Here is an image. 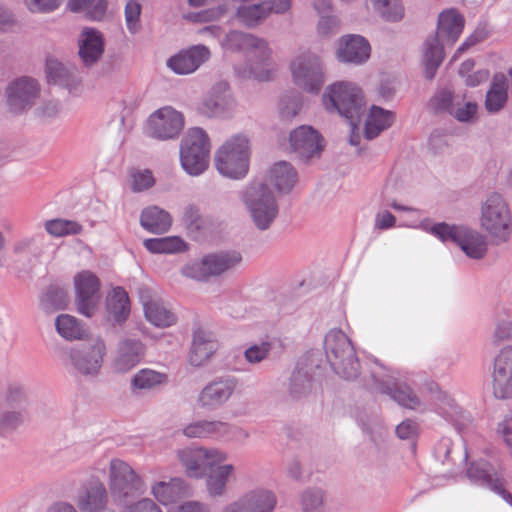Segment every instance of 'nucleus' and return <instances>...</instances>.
<instances>
[{
    "instance_id": "f257e3e1",
    "label": "nucleus",
    "mask_w": 512,
    "mask_h": 512,
    "mask_svg": "<svg viewBox=\"0 0 512 512\" xmlns=\"http://www.w3.org/2000/svg\"><path fill=\"white\" fill-rule=\"evenodd\" d=\"M324 108L330 113H338L356 126L365 112L362 90L353 82L338 81L328 85L322 95Z\"/></svg>"
},
{
    "instance_id": "09e8293b",
    "label": "nucleus",
    "mask_w": 512,
    "mask_h": 512,
    "mask_svg": "<svg viewBox=\"0 0 512 512\" xmlns=\"http://www.w3.org/2000/svg\"><path fill=\"white\" fill-rule=\"evenodd\" d=\"M325 502V492L319 487H308L299 495L302 512H322Z\"/></svg>"
},
{
    "instance_id": "603ef678",
    "label": "nucleus",
    "mask_w": 512,
    "mask_h": 512,
    "mask_svg": "<svg viewBox=\"0 0 512 512\" xmlns=\"http://www.w3.org/2000/svg\"><path fill=\"white\" fill-rule=\"evenodd\" d=\"M4 399L9 407L24 410L28 404L27 390L20 382H10L7 385Z\"/></svg>"
},
{
    "instance_id": "c756f323",
    "label": "nucleus",
    "mask_w": 512,
    "mask_h": 512,
    "mask_svg": "<svg viewBox=\"0 0 512 512\" xmlns=\"http://www.w3.org/2000/svg\"><path fill=\"white\" fill-rule=\"evenodd\" d=\"M151 493L163 505L177 502L188 495V487L181 478H171L169 481H157L151 486Z\"/></svg>"
},
{
    "instance_id": "f704fd0d",
    "label": "nucleus",
    "mask_w": 512,
    "mask_h": 512,
    "mask_svg": "<svg viewBox=\"0 0 512 512\" xmlns=\"http://www.w3.org/2000/svg\"><path fill=\"white\" fill-rule=\"evenodd\" d=\"M240 499L249 512H273L277 505L275 493L262 487L247 491Z\"/></svg>"
},
{
    "instance_id": "f03ea898",
    "label": "nucleus",
    "mask_w": 512,
    "mask_h": 512,
    "mask_svg": "<svg viewBox=\"0 0 512 512\" xmlns=\"http://www.w3.org/2000/svg\"><path fill=\"white\" fill-rule=\"evenodd\" d=\"M248 216L259 231L270 229L279 213L276 198L267 184L253 181L239 192Z\"/></svg>"
},
{
    "instance_id": "4468645a",
    "label": "nucleus",
    "mask_w": 512,
    "mask_h": 512,
    "mask_svg": "<svg viewBox=\"0 0 512 512\" xmlns=\"http://www.w3.org/2000/svg\"><path fill=\"white\" fill-rule=\"evenodd\" d=\"M240 380L233 375H222L207 383L199 392L197 404L205 410H216L224 406L236 390Z\"/></svg>"
},
{
    "instance_id": "a211bd4d",
    "label": "nucleus",
    "mask_w": 512,
    "mask_h": 512,
    "mask_svg": "<svg viewBox=\"0 0 512 512\" xmlns=\"http://www.w3.org/2000/svg\"><path fill=\"white\" fill-rule=\"evenodd\" d=\"M145 355L146 346L140 339L124 337L116 345L111 367L115 373H128L142 362Z\"/></svg>"
},
{
    "instance_id": "1a4fd4ad",
    "label": "nucleus",
    "mask_w": 512,
    "mask_h": 512,
    "mask_svg": "<svg viewBox=\"0 0 512 512\" xmlns=\"http://www.w3.org/2000/svg\"><path fill=\"white\" fill-rule=\"evenodd\" d=\"M290 71L294 84L300 89L317 94L325 82V66L322 58L315 52L302 51L290 62Z\"/></svg>"
},
{
    "instance_id": "0e129e2a",
    "label": "nucleus",
    "mask_w": 512,
    "mask_h": 512,
    "mask_svg": "<svg viewBox=\"0 0 512 512\" xmlns=\"http://www.w3.org/2000/svg\"><path fill=\"white\" fill-rule=\"evenodd\" d=\"M437 409L438 413L449 421H455L460 414V408L447 396L440 401Z\"/></svg>"
},
{
    "instance_id": "473e14b6",
    "label": "nucleus",
    "mask_w": 512,
    "mask_h": 512,
    "mask_svg": "<svg viewBox=\"0 0 512 512\" xmlns=\"http://www.w3.org/2000/svg\"><path fill=\"white\" fill-rule=\"evenodd\" d=\"M441 39L436 35L427 37L422 46V61L425 67L427 79H433L435 73L444 59V46Z\"/></svg>"
},
{
    "instance_id": "f3484780",
    "label": "nucleus",
    "mask_w": 512,
    "mask_h": 512,
    "mask_svg": "<svg viewBox=\"0 0 512 512\" xmlns=\"http://www.w3.org/2000/svg\"><path fill=\"white\" fill-rule=\"evenodd\" d=\"M74 286L78 312L86 317H91L100 300L98 277L90 271H82L74 277Z\"/></svg>"
},
{
    "instance_id": "6ab92c4d",
    "label": "nucleus",
    "mask_w": 512,
    "mask_h": 512,
    "mask_svg": "<svg viewBox=\"0 0 512 512\" xmlns=\"http://www.w3.org/2000/svg\"><path fill=\"white\" fill-rule=\"evenodd\" d=\"M225 46L229 50L245 52L256 64H265L271 56V49L264 39L237 30L226 35Z\"/></svg>"
},
{
    "instance_id": "c9c22d12",
    "label": "nucleus",
    "mask_w": 512,
    "mask_h": 512,
    "mask_svg": "<svg viewBox=\"0 0 512 512\" xmlns=\"http://www.w3.org/2000/svg\"><path fill=\"white\" fill-rule=\"evenodd\" d=\"M268 180L278 192L289 193L297 183L298 175L290 163L280 161L271 167Z\"/></svg>"
},
{
    "instance_id": "de8ad7c7",
    "label": "nucleus",
    "mask_w": 512,
    "mask_h": 512,
    "mask_svg": "<svg viewBox=\"0 0 512 512\" xmlns=\"http://www.w3.org/2000/svg\"><path fill=\"white\" fill-rule=\"evenodd\" d=\"M421 228L441 240L442 242H457L462 226L449 225L445 222L431 223L429 220L421 222Z\"/></svg>"
},
{
    "instance_id": "b1692460",
    "label": "nucleus",
    "mask_w": 512,
    "mask_h": 512,
    "mask_svg": "<svg viewBox=\"0 0 512 512\" xmlns=\"http://www.w3.org/2000/svg\"><path fill=\"white\" fill-rule=\"evenodd\" d=\"M79 57L86 67L96 64L104 53L102 34L94 28H85L78 39Z\"/></svg>"
},
{
    "instance_id": "864d4df0",
    "label": "nucleus",
    "mask_w": 512,
    "mask_h": 512,
    "mask_svg": "<svg viewBox=\"0 0 512 512\" xmlns=\"http://www.w3.org/2000/svg\"><path fill=\"white\" fill-rule=\"evenodd\" d=\"M373 7L387 21H399L404 15V9L399 0H371Z\"/></svg>"
},
{
    "instance_id": "e2e57ef3",
    "label": "nucleus",
    "mask_w": 512,
    "mask_h": 512,
    "mask_svg": "<svg viewBox=\"0 0 512 512\" xmlns=\"http://www.w3.org/2000/svg\"><path fill=\"white\" fill-rule=\"evenodd\" d=\"M496 433L509 448L512 447V412L497 424Z\"/></svg>"
},
{
    "instance_id": "6e6d98bb",
    "label": "nucleus",
    "mask_w": 512,
    "mask_h": 512,
    "mask_svg": "<svg viewBox=\"0 0 512 512\" xmlns=\"http://www.w3.org/2000/svg\"><path fill=\"white\" fill-rule=\"evenodd\" d=\"M131 188L134 192H142L155 184V179L150 170H133L130 173Z\"/></svg>"
},
{
    "instance_id": "5701e85b",
    "label": "nucleus",
    "mask_w": 512,
    "mask_h": 512,
    "mask_svg": "<svg viewBox=\"0 0 512 512\" xmlns=\"http://www.w3.org/2000/svg\"><path fill=\"white\" fill-rule=\"evenodd\" d=\"M210 58V50L204 45H194L183 49L167 60V66L178 75L195 72Z\"/></svg>"
},
{
    "instance_id": "f8f14e48",
    "label": "nucleus",
    "mask_w": 512,
    "mask_h": 512,
    "mask_svg": "<svg viewBox=\"0 0 512 512\" xmlns=\"http://www.w3.org/2000/svg\"><path fill=\"white\" fill-rule=\"evenodd\" d=\"M229 455L218 448L189 447L178 451V459L185 468L186 475L202 479L215 465L226 462Z\"/></svg>"
},
{
    "instance_id": "ea45409f",
    "label": "nucleus",
    "mask_w": 512,
    "mask_h": 512,
    "mask_svg": "<svg viewBox=\"0 0 512 512\" xmlns=\"http://www.w3.org/2000/svg\"><path fill=\"white\" fill-rule=\"evenodd\" d=\"M141 226L152 233H165L172 224L170 214L157 206L144 209L140 216Z\"/></svg>"
},
{
    "instance_id": "393cba45",
    "label": "nucleus",
    "mask_w": 512,
    "mask_h": 512,
    "mask_svg": "<svg viewBox=\"0 0 512 512\" xmlns=\"http://www.w3.org/2000/svg\"><path fill=\"white\" fill-rule=\"evenodd\" d=\"M370 51V44L364 37L349 35L340 41L337 57L341 62L358 65L368 60Z\"/></svg>"
},
{
    "instance_id": "c85d7f7f",
    "label": "nucleus",
    "mask_w": 512,
    "mask_h": 512,
    "mask_svg": "<svg viewBox=\"0 0 512 512\" xmlns=\"http://www.w3.org/2000/svg\"><path fill=\"white\" fill-rule=\"evenodd\" d=\"M217 349L212 335L198 329L193 334L191 350L188 356L189 363L194 367L204 365Z\"/></svg>"
},
{
    "instance_id": "e433bc0d",
    "label": "nucleus",
    "mask_w": 512,
    "mask_h": 512,
    "mask_svg": "<svg viewBox=\"0 0 512 512\" xmlns=\"http://www.w3.org/2000/svg\"><path fill=\"white\" fill-rule=\"evenodd\" d=\"M47 76L50 81L69 89L75 90L81 83L76 68L68 67L57 60H50L46 65Z\"/></svg>"
},
{
    "instance_id": "c03bdc74",
    "label": "nucleus",
    "mask_w": 512,
    "mask_h": 512,
    "mask_svg": "<svg viewBox=\"0 0 512 512\" xmlns=\"http://www.w3.org/2000/svg\"><path fill=\"white\" fill-rule=\"evenodd\" d=\"M45 231L55 238L81 234L83 226L74 220L54 218L44 222Z\"/></svg>"
},
{
    "instance_id": "a18cd8bd",
    "label": "nucleus",
    "mask_w": 512,
    "mask_h": 512,
    "mask_svg": "<svg viewBox=\"0 0 512 512\" xmlns=\"http://www.w3.org/2000/svg\"><path fill=\"white\" fill-rule=\"evenodd\" d=\"M144 247L152 253H178L186 249L185 242L177 236L144 240Z\"/></svg>"
},
{
    "instance_id": "69168bd1",
    "label": "nucleus",
    "mask_w": 512,
    "mask_h": 512,
    "mask_svg": "<svg viewBox=\"0 0 512 512\" xmlns=\"http://www.w3.org/2000/svg\"><path fill=\"white\" fill-rule=\"evenodd\" d=\"M37 238V235H30L17 239L12 246L13 254L17 256H23L25 254L31 253L34 249Z\"/></svg>"
},
{
    "instance_id": "7c9ffc66",
    "label": "nucleus",
    "mask_w": 512,
    "mask_h": 512,
    "mask_svg": "<svg viewBox=\"0 0 512 512\" xmlns=\"http://www.w3.org/2000/svg\"><path fill=\"white\" fill-rule=\"evenodd\" d=\"M509 80L503 73H496L485 97V109L488 113L500 112L508 101Z\"/></svg>"
},
{
    "instance_id": "79ce46f5",
    "label": "nucleus",
    "mask_w": 512,
    "mask_h": 512,
    "mask_svg": "<svg viewBox=\"0 0 512 512\" xmlns=\"http://www.w3.org/2000/svg\"><path fill=\"white\" fill-rule=\"evenodd\" d=\"M207 438L220 441H231L238 437L244 439L249 437V433L233 424L221 420H206Z\"/></svg>"
},
{
    "instance_id": "680f3d73",
    "label": "nucleus",
    "mask_w": 512,
    "mask_h": 512,
    "mask_svg": "<svg viewBox=\"0 0 512 512\" xmlns=\"http://www.w3.org/2000/svg\"><path fill=\"white\" fill-rule=\"evenodd\" d=\"M183 223L190 231L199 230L203 226V220L198 208L195 206L186 207L183 212Z\"/></svg>"
},
{
    "instance_id": "7ed1b4c3",
    "label": "nucleus",
    "mask_w": 512,
    "mask_h": 512,
    "mask_svg": "<svg viewBox=\"0 0 512 512\" xmlns=\"http://www.w3.org/2000/svg\"><path fill=\"white\" fill-rule=\"evenodd\" d=\"M250 140L244 134L228 138L215 152L214 165L223 177L243 179L249 171Z\"/></svg>"
},
{
    "instance_id": "dca6fc26",
    "label": "nucleus",
    "mask_w": 512,
    "mask_h": 512,
    "mask_svg": "<svg viewBox=\"0 0 512 512\" xmlns=\"http://www.w3.org/2000/svg\"><path fill=\"white\" fill-rule=\"evenodd\" d=\"M184 125L183 114L171 106H165L150 115L147 121V133L160 140L173 139L179 136Z\"/></svg>"
},
{
    "instance_id": "338daca9",
    "label": "nucleus",
    "mask_w": 512,
    "mask_h": 512,
    "mask_svg": "<svg viewBox=\"0 0 512 512\" xmlns=\"http://www.w3.org/2000/svg\"><path fill=\"white\" fill-rule=\"evenodd\" d=\"M31 12H51L57 9L62 0H24Z\"/></svg>"
},
{
    "instance_id": "bb28decb",
    "label": "nucleus",
    "mask_w": 512,
    "mask_h": 512,
    "mask_svg": "<svg viewBox=\"0 0 512 512\" xmlns=\"http://www.w3.org/2000/svg\"><path fill=\"white\" fill-rule=\"evenodd\" d=\"M76 502L82 512H102L106 510L108 493L101 482H91L81 489Z\"/></svg>"
},
{
    "instance_id": "39448f33",
    "label": "nucleus",
    "mask_w": 512,
    "mask_h": 512,
    "mask_svg": "<svg viewBox=\"0 0 512 512\" xmlns=\"http://www.w3.org/2000/svg\"><path fill=\"white\" fill-rule=\"evenodd\" d=\"M210 139L205 130L193 127L181 139L179 155L182 169L190 176H199L209 167Z\"/></svg>"
},
{
    "instance_id": "2f4dec72",
    "label": "nucleus",
    "mask_w": 512,
    "mask_h": 512,
    "mask_svg": "<svg viewBox=\"0 0 512 512\" xmlns=\"http://www.w3.org/2000/svg\"><path fill=\"white\" fill-rule=\"evenodd\" d=\"M206 476V489L211 497H222L227 492L229 481L235 479V466L230 463L215 465Z\"/></svg>"
},
{
    "instance_id": "8fccbe9b",
    "label": "nucleus",
    "mask_w": 512,
    "mask_h": 512,
    "mask_svg": "<svg viewBox=\"0 0 512 512\" xmlns=\"http://www.w3.org/2000/svg\"><path fill=\"white\" fill-rule=\"evenodd\" d=\"M57 332L67 340L80 339L84 335V328L81 323L68 314H61L55 319Z\"/></svg>"
},
{
    "instance_id": "4c0bfd02",
    "label": "nucleus",
    "mask_w": 512,
    "mask_h": 512,
    "mask_svg": "<svg viewBox=\"0 0 512 512\" xmlns=\"http://www.w3.org/2000/svg\"><path fill=\"white\" fill-rule=\"evenodd\" d=\"M394 121L395 114L392 111L373 105L365 122L364 132L366 138H376L382 131L391 127Z\"/></svg>"
},
{
    "instance_id": "cd10ccee",
    "label": "nucleus",
    "mask_w": 512,
    "mask_h": 512,
    "mask_svg": "<svg viewBox=\"0 0 512 512\" xmlns=\"http://www.w3.org/2000/svg\"><path fill=\"white\" fill-rule=\"evenodd\" d=\"M141 303L145 318L156 327L165 328L176 322V317L164 303L159 299H154L149 295L141 294Z\"/></svg>"
},
{
    "instance_id": "6e6552de",
    "label": "nucleus",
    "mask_w": 512,
    "mask_h": 512,
    "mask_svg": "<svg viewBox=\"0 0 512 512\" xmlns=\"http://www.w3.org/2000/svg\"><path fill=\"white\" fill-rule=\"evenodd\" d=\"M480 224L497 242H506L512 231L511 211L498 193L490 194L481 207Z\"/></svg>"
},
{
    "instance_id": "bf43d9fd",
    "label": "nucleus",
    "mask_w": 512,
    "mask_h": 512,
    "mask_svg": "<svg viewBox=\"0 0 512 512\" xmlns=\"http://www.w3.org/2000/svg\"><path fill=\"white\" fill-rule=\"evenodd\" d=\"M457 98L449 90H441L431 99V105L436 111H447L451 114Z\"/></svg>"
},
{
    "instance_id": "4be33fe9",
    "label": "nucleus",
    "mask_w": 512,
    "mask_h": 512,
    "mask_svg": "<svg viewBox=\"0 0 512 512\" xmlns=\"http://www.w3.org/2000/svg\"><path fill=\"white\" fill-rule=\"evenodd\" d=\"M322 141L321 135L313 127L307 125L297 127L289 136L291 151L305 160L321 152L323 148Z\"/></svg>"
},
{
    "instance_id": "3c124183",
    "label": "nucleus",
    "mask_w": 512,
    "mask_h": 512,
    "mask_svg": "<svg viewBox=\"0 0 512 512\" xmlns=\"http://www.w3.org/2000/svg\"><path fill=\"white\" fill-rule=\"evenodd\" d=\"M275 339H265L247 347L244 351V359L247 363L256 365L267 360L276 345Z\"/></svg>"
},
{
    "instance_id": "2eb2a0df",
    "label": "nucleus",
    "mask_w": 512,
    "mask_h": 512,
    "mask_svg": "<svg viewBox=\"0 0 512 512\" xmlns=\"http://www.w3.org/2000/svg\"><path fill=\"white\" fill-rule=\"evenodd\" d=\"M236 110V101L227 81H218L204 98L198 111L208 118H229Z\"/></svg>"
},
{
    "instance_id": "13d9d810",
    "label": "nucleus",
    "mask_w": 512,
    "mask_h": 512,
    "mask_svg": "<svg viewBox=\"0 0 512 512\" xmlns=\"http://www.w3.org/2000/svg\"><path fill=\"white\" fill-rule=\"evenodd\" d=\"M478 105L475 102H466L463 105L457 101L451 110V115L459 122L470 123L476 120Z\"/></svg>"
},
{
    "instance_id": "5fc2aeb1",
    "label": "nucleus",
    "mask_w": 512,
    "mask_h": 512,
    "mask_svg": "<svg viewBox=\"0 0 512 512\" xmlns=\"http://www.w3.org/2000/svg\"><path fill=\"white\" fill-rule=\"evenodd\" d=\"M489 29L486 24H479L475 30L464 40V42L458 47L452 60H456L458 56L469 49L470 47L482 42L489 36Z\"/></svg>"
},
{
    "instance_id": "9d476101",
    "label": "nucleus",
    "mask_w": 512,
    "mask_h": 512,
    "mask_svg": "<svg viewBox=\"0 0 512 512\" xmlns=\"http://www.w3.org/2000/svg\"><path fill=\"white\" fill-rule=\"evenodd\" d=\"M108 486L112 498L119 503L145 491L143 479L127 462L119 458H113L109 462Z\"/></svg>"
},
{
    "instance_id": "a878e982",
    "label": "nucleus",
    "mask_w": 512,
    "mask_h": 512,
    "mask_svg": "<svg viewBox=\"0 0 512 512\" xmlns=\"http://www.w3.org/2000/svg\"><path fill=\"white\" fill-rule=\"evenodd\" d=\"M465 20L455 9H447L438 16L437 28L434 35L443 43L453 45L462 34Z\"/></svg>"
},
{
    "instance_id": "20e7f679",
    "label": "nucleus",
    "mask_w": 512,
    "mask_h": 512,
    "mask_svg": "<svg viewBox=\"0 0 512 512\" xmlns=\"http://www.w3.org/2000/svg\"><path fill=\"white\" fill-rule=\"evenodd\" d=\"M324 349L327 360L336 374L346 380L357 378L360 364L350 339L342 330L332 329L326 334Z\"/></svg>"
},
{
    "instance_id": "a19ab883",
    "label": "nucleus",
    "mask_w": 512,
    "mask_h": 512,
    "mask_svg": "<svg viewBox=\"0 0 512 512\" xmlns=\"http://www.w3.org/2000/svg\"><path fill=\"white\" fill-rule=\"evenodd\" d=\"M106 307L109 316L117 323L126 321L130 314V301L122 287L114 288L107 296Z\"/></svg>"
},
{
    "instance_id": "4d7b16f0",
    "label": "nucleus",
    "mask_w": 512,
    "mask_h": 512,
    "mask_svg": "<svg viewBox=\"0 0 512 512\" xmlns=\"http://www.w3.org/2000/svg\"><path fill=\"white\" fill-rule=\"evenodd\" d=\"M24 421L22 409L0 412V432L4 433L16 429Z\"/></svg>"
},
{
    "instance_id": "412c9836",
    "label": "nucleus",
    "mask_w": 512,
    "mask_h": 512,
    "mask_svg": "<svg viewBox=\"0 0 512 512\" xmlns=\"http://www.w3.org/2000/svg\"><path fill=\"white\" fill-rule=\"evenodd\" d=\"M467 476L472 482L489 488L507 503L512 504V495L505 488L504 477L496 472L489 463H472L467 469Z\"/></svg>"
},
{
    "instance_id": "ddd939ff",
    "label": "nucleus",
    "mask_w": 512,
    "mask_h": 512,
    "mask_svg": "<svg viewBox=\"0 0 512 512\" xmlns=\"http://www.w3.org/2000/svg\"><path fill=\"white\" fill-rule=\"evenodd\" d=\"M40 95V85L32 77L22 76L10 81L5 88L8 109L13 114H21L34 106Z\"/></svg>"
},
{
    "instance_id": "0eeeda50",
    "label": "nucleus",
    "mask_w": 512,
    "mask_h": 512,
    "mask_svg": "<svg viewBox=\"0 0 512 512\" xmlns=\"http://www.w3.org/2000/svg\"><path fill=\"white\" fill-rule=\"evenodd\" d=\"M376 367L371 371L373 384L371 389L377 393L388 395L402 407L415 410L421 405V400L414 391L400 378V373L384 367L374 361Z\"/></svg>"
},
{
    "instance_id": "aec40b11",
    "label": "nucleus",
    "mask_w": 512,
    "mask_h": 512,
    "mask_svg": "<svg viewBox=\"0 0 512 512\" xmlns=\"http://www.w3.org/2000/svg\"><path fill=\"white\" fill-rule=\"evenodd\" d=\"M492 385L495 397H512V345L504 347L494 360Z\"/></svg>"
},
{
    "instance_id": "58836bf2",
    "label": "nucleus",
    "mask_w": 512,
    "mask_h": 512,
    "mask_svg": "<svg viewBox=\"0 0 512 512\" xmlns=\"http://www.w3.org/2000/svg\"><path fill=\"white\" fill-rule=\"evenodd\" d=\"M169 377L166 373L150 368H143L131 378L130 388L132 392L151 391L166 385Z\"/></svg>"
},
{
    "instance_id": "37998d69",
    "label": "nucleus",
    "mask_w": 512,
    "mask_h": 512,
    "mask_svg": "<svg viewBox=\"0 0 512 512\" xmlns=\"http://www.w3.org/2000/svg\"><path fill=\"white\" fill-rule=\"evenodd\" d=\"M313 386L314 382L310 371L297 366L289 378L288 393L293 399H300L309 395Z\"/></svg>"
},
{
    "instance_id": "774afa93",
    "label": "nucleus",
    "mask_w": 512,
    "mask_h": 512,
    "mask_svg": "<svg viewBox=\"0 0 512 512\" xmlns=\"http://www.w3.org/2000/svg\"><path fill=\"white\" fill-rule=\"evenodd\" d=\"M122 512H163L150 498H142L124 508Z\"/></svg>"
},
{
    "instance_id": "423d86ee",
    "label": "nucleus",
    "mask_w": 512,
    "mask_h": 512,
    "mask_svg": "<svg viewBox=\"0 0 512 512\" xmlns=\"http://www.w3.org/2000/svg\"><path fill=\"white\" fill-rule=\"evenodd\" d=\"M242 255L235 250L209 253L186 263L181 274L193 280L207 282L236 269L242 263Z\"/></svg>"
},
{
    "instance_id": "9b49d317",
    "label": "nucleus",
    "mask_w": 512,
    "mask_h": 512,
    "mask_svg": "<svg viewBox=\"0 0 512 512\" xmlns=\"http://www.w3.org/2000/svg\"><path fill=\"white\" fill-rule=\"evenodd\" d=\"M105 355V341L95 337L72 347L68 352V359L76 374L95 377L100 373Z\"/></svg>"
},
{
    "instance_id": "052dcab7",
    "label": "nucleus",
    "mask_w": 512,
    "mask_h": 512,
    "mask_svg": "<svg viewBox=\"0 0 512 512\" xmlns=\"http://www.w3.org/2000/svg\"><path fill=\"white\" fill-rule=\"evenodd\" d=\"M141 13V6L140 4L135 0H130L127 2L125 6V19H126V25L127 29L131 33H136L139 28V17Z\"/></svg>"
},
{
    "instance_id": "49530a36",
    "label": "nucleus",
    "mask_w": 512,
    "mask_h": 512,
    "mask_svg": "<svg viewBox=\"0 0 512 512\" xmlns=\"http://www.w3.org/2000/svg\"><path fill=\"white\" fill-rule=\"evenodd\" d=\"M268 16L265 3L242 5L236 11V17L243 25L255 27Z\"/></svg>"
},
{
    "instance_id": "72a5a7b5",
    "label": "nucleus",
    "mask_w": 512,
    "mask_h": 512,
    "mask_svg": "<svg viewBox=\"0 0 512 512\" xmlns=\"http://www.w3.org/2000/svg\"><path fill=\"white\" fill-rule=\"evenodd\" d=\"M456 244L470 258L481 259L487 252L485 237L478 231L462 226Z\"/></svg>"
}]
</instances>
